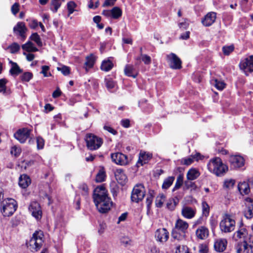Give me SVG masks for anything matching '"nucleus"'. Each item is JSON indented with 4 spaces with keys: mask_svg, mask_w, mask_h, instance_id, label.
Returning a JSON list of instances; mask_svg holds the SVG:
<instances>
[{
    "mask_svg": "<svg viewBox=\"0 0 253 253\" xmlns=\"http://www.w3.org/2000/svg\"><path fill=\"white\" fill-rule=\"evenodd\" d=\"M241 69L245 72H252L253 71V55L249 56L242 60L239 64Z\"/></svg>",
    "mask_w": 253,
    "mask_h": 253,
    "instance_id": "12",
    "label": "nucleus"
},
{
    "mask_svg": "<svg viewBox=\"0 0 253 253\" xmlns=\"http://www.w3.org/2000/svg\"><path fill=\"white\" fill-rule=\"evenodd\" d=\"M229 161L230 164V167L234 169H236L243 167L245 164V160L241 156L232 155L230 157Z\"/></svg>",
    "mask_w": 253,
    "mask_h": 253,
    "instance_id": "13",
    "label": "nucleus"
},
{
    "mask_svg": "<svg viewBox=\"0 0 253 253\" xmlns=\"http://www.w3.org/2000/svg\"><path fill=\"white\" fill-rule=\"evenodd\" d=\"M111 157L112 161L117 165H126L128 163L127 156L122 153L112 154Z\"/></svg>",
    "mask_w": 253,
    "mask_h": 253,
    "instance_id": "14",
    "label": "nucleus"
},
{
    "mask_svg": "<svg viewBox=\"0 0 253 253\" xmlns=\"http://www.w3.org/2000/svg\"><path fill=\"white\" fill-rule=\"evenodd\" d=\"M103 128L105 130L108 131V132L114 135H116L117 134V131L114 128L111 127L110 126L105 125Z\"/></svg>",
    "mask_w": 253,
    "mask_h": 253,
    "instance_id": "63",
    "label": "nucleus"
},
{
    "mask_svg": "<svg viewBox=\"0 0 253 253\" xmlns=\"http://www.w3.org/2000/svg\"><path fill=\"white\" fill-rule=\"evenodd\" d=\"M141 58L144 63L146 65H149L151 62V57L146 55V54H141Z\"/></svg>",
    "mask_w": 253,
    "mask_h": 253,
    "instance_id": "55",
    "label": "nucleus"
},
{
    "mask_svg": "<svg viewBox=\"0 0 253 253\" xmlns=\"http://www.w3.org/2000/svg\"><path fill=\"white\" fill-rule=\"evenodd\" d=\"M113 67V64L110 60H104L101 65V69L102 71L108 72L111 70Z\"/></svg>",
    "mask_w": 253,
    "mask_h": 253,
    "instance_id": "31",
    "label": "nucleus"
},
{
    "mask_svg": "<svg viewBox=\"0 0 253 253\" xmlns=\"http://www.w3.org/2000/svg\"><path fill=\"white\" fill-rule=\"evenodd\" d=\"M20 45L17 42H13L8 47V49L13 54L17 53L20 50Z\"/></svg>",
    "mask_w": 253,
    "mask_h": 253,
    "instance_id": "40",
    "label": "nucleus"
},
{
    "mask_svg": "<svg viewBox=\"0 0 253 253\" xmlns=\"http://www.w3.org/2000/svg\"><path fill=\"white\" fill-rule=\"evenodd\" d=\"M115 176L118 183L122 185H125L127 181V177L122 169H117L115 172Z\"/></svg>",
    "mask_w": 253,
    "mask_h": 253,
    "instance_id": "19",
    "label": "nucleus"
},
{
    "mask_svg": "<svg viewBox=\"0 0 253 253\" xmlns=\"http://www.w3.org/2000/svg\"><path fill=\"white\" fill-rule=\"evenodd\" d=\"M200 175V172L195 169H191L187 173L186 177L188 180H193L197 179Z\"/></svg>",
    "mask_w": 253,
    "mask_h": 253,
    "instance_id": "29",
    "label": "nucleus"
},
{
    "mask_svg": "<svg viewBox=\"0 0 253 253\" xmlns=\"http://www.w3.org/2000/svg\"><path fill=\"white\" fill-rule=\"evenodd\" d=\"M33 45V43L31 42L28 41L26 43L22 45V48L24 50L28 52H31V49H32Z\"/></svg>",
    "mask_w": 253,
    "mask_h": 253,
    "instance_id": "56",
    "label": "nucleus"
},
{
    "mask_svg": "<svg viewBox=\"0 0 253 253\" xmlns=\"http://www.w3.org/2000/svg\"><path fill=\"white\" fill-rule=\"evenodd\" d=\"M174 180V176H169L165 179L162 185V188L163 189H168L172 185Z\"/></svg>",
    "mask_w": 253,
    "mask_h": 253,
    "instance_id": "35",
    "label": "nucleus"
},
{
    "mask_svg": "<svg viewBox=\"0 0 253 253\" xmlns=\"http://www.w3.org/2000/svg\"><path fill=\"white\" fill-rule=\"evenodd\" d=\"M85 141L87 148L90 150H95L100 147L103 143L102 139L92 133L85 135Z\"/></svg>",
    "mask_w": 253,
    "mask_h": 253,
    "instance_id": "6",
    "label": "nucleus"
},
{
    "mask_svg": "<svg viewBox=\"0 0 253 253\" xmlns=\"http://www.w3.org/2000/svg\"><path fill=\"white\" fill-rule=\"evenodd\" d=\"M169 237V233L165 228L157 229L155 232V237L161 242H166Z\"/></svg>",
    "mask_w": 253,
    "mask_h": 253,
    "instance_id": "17",
    "label": "nucleus"
},
{
    "mask_svg": "<svg viewBox=\"0 0 253 253\" xmlns=\"http://www.w3.org/2000/svg\"><path fill=\"white\" fill-rule=\"evenodd\" d=\"M37 145L38 149H43L44 145V141L42 137L38 136L37 138Z\"/></svg>",
    "mask_w": 253,
    "mask_h": 253,
    "instance_id": "54",
    "label": "nucleus"
},
{
    "mask_svg": "<svg viewBox=\"0 0 253 253\" xmlns=\"http://www.w3.org/2000/svg\"><path fill=\"white\" fill-rule=\"evenodd\" d=\"M166 59L171 69H180L181 68V60L175 54L170 53L168 54L166 56Z\"/></svg>",
    "mask_w": 253,
    "mask_h": 253,
    "instance_id": "10",
    "label": "nucleus"
},
{
    "mask_svg": "<svg viewBox=\"0 0 253 253\" xmlns=\"http://www.w3.org/2000/svg\"><path fill=\"white\" fill-rule=\"evenodd\" d=\"M152 157V155L151 154L140 152L139 159L136 164L137 166L138 167L142 166L144 164H146Z\"/></svg>",
    "mask_w": 253,
    "mask_h": 253,
    "instance_id": "21",
    "label": "nucleus"
},
{
    "mask_svg": "<svg viewBox=\"0 0 253 253\" xmlns=\"http://www.w3.org/2000/svg\"><path fill=\"white\" fill-rule=\"evenodd\" d=\"M31 131L27 127L20 128L14 133V136L20 143H23L29 137Z\"/></svg>",
    "mask_w": 253,
    "mask_h": 253,
    "instance_id": "11",
    "label": "nucleus"
},
{
    "mask_svg": "<svg viewBox=\"0 0 253 253\" xmlns=\"http://www.w3.org/2000/svg\"><path fill=\"white\" fill-rule=\"evenodd\" d=\"M247 201H249V203L246 204L245 208L243 211V214L247 219H251L253 217V204L251 202L250 198H248Z\"/></svg>",
    "mask_w": 253,
    "mask_h": 253,
    "instance_id": "18",
    "label": "nucleus"
},
{
    "mask_svg": "<svg viewBox=\"0 0 253 253\" xmlns=\"http://www.w3.org/2000/svg\"><path fill=\"white\" fill-rule=\"evenodd\" d=\"M196 214V210L188 206H184L181 210V214L187 219H191Z\"/></svg>",
    "mask_w": 253,
    "mask_h": 253,
    "instance_id": "20",
    "label": "nucleus"
},
{
    "mask_svg": "<svg viewBox=\"0 0 253 253\" xmlns=\"http://www.w3.org/2000/svg\"><path fill=\"white\" fill-rule=\"evenodd\" d=\"M19 4L18 3H15L14 4L12 5L11 6V12L14 15H16L19 10Z\"/></svg>",
    "mask_w": 253,
    "mask_h": 253,
    "instance_id": "60",
    "label": "nucleus"
},
{
    "mask_svg": "<svg viewBox=\"0 0 253 253\" xmlns=\"http://www.w3.org/2000/svg\"><path fill=\"white\" fill-rule=\"evenodd\" d=\"M42 237L43 233L42 231H36L29 242V246L31 248L35 249L36 251L39 250L42 245Z\"/></svg>",
    "mask_w": 253,
    "mask_h": 253,
    "instance_id": "8",
    "label": "nucleus"
},
{
    "mask_svg": "<svg viewBox=\"0 0 253 253\" xmlns=\"http://www.w3.org/2000/svg\"><path fill=\"white\" fill-rule=\"evenodd\" d=\"M11 64V68L9 71L10 74L12 76H17L22 72V70L20 68L18 64L12 61H10Z\"/></svg>",
    "mask_w": 253,
    "mask_h": 253,
    "instance_id": "28",
    "label": "nucleus"
},
{
    "mask_svg": "<svg viewBox=\"0 0 253 253\" xmlns=\"http://www.w3.org/2000/svg\"><path fill=\"white\" fill-rule=\"evenodd\" d=\"M247 235V231L246 229L244 227H241L234 233L233 239L235 241H238L239 239H244Z\"/></svg>",
    "mask_w": 253,
    "mask_h": 253,
    "instance_id": "24",
    "label": "nucleus"
},
{
    "mask_svg": "<svg viewBox=\"0 0 253 253\" xmlns=\"http://www.w3.org/2000/svg\"><path fill=\"white\" fill-rule=\"evenodd\" d=\"M29 210L31 212L32 215L37 219H39L41 218L42 212L40 205L38 202H31L29 207Z\"/></svg>",
    "mask_w": 253,
    "mask_h": 253,
    "instance_id": "15",
    "label": "nucleus"
},
{
    "mask_svg": "<svg viewBox=\"0 0 253 253\" xmlns=\"http://www.w3.org/2000/svg\"><path fill=\"white\" fill-rule=\"evenodd\" d=\"M202 207L203 214L206 216H208L210 212V206L206 202L203 201L202 203Z\"/></svg>",
    "mask_w": 253,
    "mask_h": 253,
    "instance_id": "44",
    "label": "nucleus"
},
{
    "mask_svg": "<svg viewBox=\"0 0 253 253\" xmlns=\"http://www.w3.org/2000/svg\"><path fill=\"white\" fill-rule=\"evenodd\" d=\"M234 47L233 45L224 46L222 47V51L224 55H228L234 50Z\"/></svg>",
    "mask_w": 253,
    "mask_h": 253,
    "instance_id": "49",
    "label": "nucleus"
},
{
    "mask_svg": "<svg viewBox=\"0 0 253 253\" xmlns=\"http://www.w3.org/2000/svg\"><path fill=\"white\" fill-rule=\"evenodd\" d=\"M31 183V179L29 176L26 174L20 176L19 179V185L22 188H27Z\"/></svg>",
    "mask_w": 253,
    "mask_h": 253,
    "instance_id": "26",
    "label": "nucleus"
},
{
    "mask_svg": "<svg viewBox=\"0 0 253 253\" xmlns=\"http://www.w3.org/2000/svg\"><path fill=\"white\" fill-rule=\"evenodd\" d=\"M196 234L199 239H205L209 236V230L205 226H201L197 229Z\"/></svg>",
    "mask_w": 253,
    "mask_h": 253,
    "instance_id": "23",
    "label": "nucleus"
},
{
    "mask_svg": "<svg viewBox=\"0 0 253 253\" xmlns=\"http://www.w3.org/2000/svg\"><path fill=\"white\" fill-rule=\"evenodd\" d=\"M235 184V180L234 179H226L223 184V188L226 189H232Z\"/></svg>",
    "mask_w": 253,
    "mask_h": 253,
    "instance_id": "39",
    "label": "nucleus"
},
{
    "mask_svg": "<svg viewBox=\"0 0 253 253\" xmlns=\"http://www.w3.org/2000/svg\"><path fill=\"white\" fill-rule=\"evenodd\" d=\"M77 4L73 1H70L67 3V9L68 10V16L72 14L75 11Z\"/></svg>",
    "mask_w": 253,
    "mask_h": 253,
    "instance_id": "45",
    "label": "nucleus"
},
{
    "mask_svg": "<svg viewBox=\"0 0 253 253\" xmlns=\"http://www.w3.org/2000/svg\"><path fill=\"white\" fill-rule=\"evenodd\" d=\"M57 69L58 71H61L64 76H67L70 73V68L66 66L57 67Z\"/></svg>",
    "mask_w": 253,
    "mask_h": 253,
    "instance_id": "48",
    "label": "nucleus"
},
{
    "mask_svg": "<svg viewBox=\"0 0 253 253\" xmlns=\"http://www.w3.org/2000/svg\"><path fill=\"white\" fill-rule=\"evenodd\" d=\"M33 78V74L29 72L24 73L21 76L20 78L22 82H28Z\"/></svg>",
    "mask_w": 253,
    "mask_h": 253,
    "instance_id": "41",
    "label": "nucleus"
},
{
    "mask_svg": "<svg viewBox=\"0 0 253 253\" xmlns=\"http://www.w3.org/2000/svg\"><path fill=\"white\" fill-rule=\"evenodd\" d=\"M210 223L211 229L213 230L216 227L217 224V222L213 217H211L210 219Z\"/></svg>",
    "mask_w": 253,
    "mask_h": 253,
    "instance_id": "64",
    "label": "nucleus"
},
{
    "mask_svg": "<svg viewBox=\"0 0 253 253\" xmlns=\"http://www.w3.org/2000/svg\"><path fill=\"white\" fill-rule=\"evenodd\" d=\"M227 246V241L225 239L216 241L214 244V247L217 252H222L224 251Z\"/></svg>",
    "mask_w": 253,
    "mask_h": 253,
    "instance_id": "25",
    "label": "nucleus"
},
{
    "mask_svg": "<svg viewBox=\"0 0 253 253\" xmlns=\"http://www.w3.org/2000/svg\"><path fill=\"white\" fill-rule=\"evenodd\" d=\"M238 188L240 193L242 195L248 194L250 191L249 186L246 182L240 183L238 184Z\"/></svg>",
    "mask_w": 253,
    "mask_h": 253,
    "instance_id": "30",
    "label": "nucleus"
},
{
    "mask_svg": "<svg viewBox=\"0 0 253 253\" xmlns=\"http://www.w3.org/2000/svg\"><path fill=\"white\" fill-rule=\"evenodd\" d=\"M80 189L82 190V194L86 196L88 194V188L86 184H83L80 186Z\"/></svg>",
    "mask_w": 253,
    "mask_h": 253,
    "instance_id": "59",
    "label": "nucleus"
},
{
    "mask_svg": "<svg viewBox=\"0 0 253 253\" xmlns=\"http://www.w3.org/2000/svg\"><path fill=\"white\" fill-rule=\"evenodd\" d=\"M174 199H170L167 203V208L170 211H173L174 208V204H173Z\"/></svg>",
    "mask_w": 253,
    "mask_h": 253,
    "instance_id": "61",
    "label": "nucleus"
},
{
    "mask_svg": "<svg viewBox=\"0 0 253 253\" xmlns=\"http://www.w3.org/2000/svg\"><path fill=\"white\" fill-rule=\"evenodd\" d=\"M214 85L217 89L222 90L225 86V83L222 81H219L216 79L214 81Z\"/></svg>",
    "mask_w": 253,
    "mask_h": 253,
    "instance_id": "50",
    "label": "nucleus"
},
{
    "mask_svg": "<svg viewBox=\"0 0 253 253\" xmlns=\"http://www.w3.org/2000/svg\"><path fill=\"white\" fill-rule=\"evenodd\" d=\"M192 180H188L185 181L184 183V189H188L191 188L192 189H195L196 185L194 182H192Z\"/></svg>",
    "mask_w": 253,
    "mask_h": 253,
    "instance_id": "43",
    "label": "nucleus"
},
{
    "mask_svg": "<svg viewBox=\"0 0 253 253\" xmlns=\"http://www.w3.org/2000/svg\"><path fill=\"white\" fill-rule=\"evenodd\" d=\"M116 0H105L102 5L103 7L111 6L115 4Z\"/></svg>",
    "mask_w": 253,
    "mask_h": 253,
    "instance_id": "62",
    "label": "nucleus"
},
{
    "mask_svg": "<svg viewBox=\"0 0 253 253\" xmlns=\"http://www.w3.org/2000/svg\"><path fill=\"white\" fill-rule=\"evenodd\" d=\"M99 5V0H90L88 4V7L89 8L95 9Z\"/></svg>",
    "mask_w": 253,
    "mask_h": 253,
    "instance_id": "57",
    "label": "nucleus"
},
{
    "mask_svg": "<svg viewBox=\"0 0 253 253\" xmlns=\"http://www.w3.org/2000/svg\"><path fill=\"white\" fill-rule=\"evenodd\" d=\"M63 1V0H51L50 9L53 12H56Z\"/></svg>",
    "mask_w": 253,
    "mask_h": 253,
    "instance_id": "33",
    "label": "nucleus"
},
{
    "mask_svg": "<svg viewBox=\"0 0 253 253\" xmlns=\"http://www.w3.org/2000/svg\"><path fill=\"white\" fill-rule=\"evenodd\" d=\"M176 253H189L188 248L186 246H179L177 247Z\"/></svg>",
    "mask_w": 253,
    "mask_h": 253,
    "instance_id": "52",
    "label": "nucleus"
},
{
    "mask_svg": "<svg viewBox=\"0 0 253 253\" xmlns=\"http://www.w3.org/2000/svg\"><path fill=\"white\" fill-rule=\"evenodd\" d=\"M28 31L25 23L23 22H19L13 28V33L19 39L24 41L26 37V32Z\"/></svg>",
    "mask_w": 253,
    "mask_h": 253,
    "instance_id": "9",
    "label": "nucleus"
},
{
    "mask_svg": "<svg viewBox=\"0 0 253 253\" xmlns=\"http://www.w3.org/2000/svg\"><path fill=\"white\" fill-rule=\"evenodd\" d=\"M105 172L103 170H100L96 176V181L97 182H101L105 180Z\"/></svg>",
    "mask_w": 253,
    "mask_h": 253,
    "instance_id": "42",
    "label": "nucleus"
},
{
    "mask_svg": "<svg viewBox=\"0 0 253 253\" xmlns=\"http://www.w3.org/2000/svg\"><path fill=\"white\" fill-rule=\"evenodd\" d=\"M166 197L163 194H160L156 198L155 204L157 207L161 208L165 201Z\"/></svg>",
    "mask_w": 253,
    "mask_h": 253,
    "instance_id": "36",
    "label": "nucleus"
},
{
    "mask_svg": "<svg viewBox=\"0 0 253 253\" xmlns=\"http://www.w3.org/2000/svg\"><path fill=\"white\" fill-rule=\"evenodd\" d=\"M30 40L34 41L39 46H42V45L40 36L37 33H34L32 34L30 38Z\"/></svg>",
    "mask_w": 253,
    "mask_h": 253,
    "instance_id": "38",
    "label": "nucleus"
},
{
    "mask_svg": "<svg viewBox=\"0 0 253 253\" xmlns=\"http://www.w3.org/2000/svg\"><path fill=\"white\" fill-rule=\"evenodd\" d=\"M208 169L217 176L223 175L228 170V167L224 165L219 157L211 159L208 164Z\"/></svg>",
    "mask_w": 253,
    "mask_h": 253,
    "instance_id": "2",
    "label": "nucleus"
},
{
    "mask_svg": "<svg viewBox=\"0 0 253 253\" xmlns=\"http://www.w3.org/2000/svg\"><path fill=\"white\" fill-rule=\"evenodd\" d=\"M106 86L108 89L111 90L116 86V83L111 79H105Z\"/></svg>",
    "mask_w": 253,
    "mask_h": 253,
    "instance_id": "47",
    "label": "nucleus"
},
{
    "mask_svg": "<svg viewBox=\"0 0 253 253\" xmlns=\"http://www.w3.org/2000/svg\"><path fill=\"white\" fill-rule=\"evenodd\" d=\"M122 15V10L119 7H114L111 9V17L114 19H118Z\"/></svg>",
    "mask_w": 253,
    "mask_h": 253,
    "instance_id": "34",
    "label": "nucleus"
},
{
    "mask_svg": "<svg viewBox=\"0 0 253 253\" xmlns=\"http://www.w3.org/2000/svg\"><path fill=\"white\" fill-rule=\"evenodd\" d=\"M49 69V66L46 65L42 66V71L40 73L43 74L45 77H50L51 76V74L50 73L48 72Z\"/></svg>",
    "mask_w": 253,
    "mask_h": 253,
    "instance_id": "51",
    "label": "nucleus"
},
{
    "mask_svg": "<svg viewBox=\"0 0 253 253\" xmlns=\"http://www.w3.org/2000/svg\"><path fill=\"white\" fill-rule=\"evenodd\" d=\"M153 193L154 191H151L149 192V194L147 197L146 203L147 205V208L149 209L150 208L151 205L153 202Z\"/></svg>",
    "mask_w": 253,
    "mask_h": 253,
    "instance_id": "46",
    "label": "nucleus"
},
{
    "mask_svg": "<svg viewBox=\"0 0 253 253\" xmlns=\"http://www.w3.org/2000/svg\"><path fill=\"white\" fill-rule=\"evenodd\" d=\"M188 227L189 224L186 221L178 218L176 220L174 228L172 231V237L177 240H182L185 237V233L187 232Z\"/></svg>",
    "mask_w": 253,
    "mask_h": 253,
    "instance_id": "3",
    "label": "nucleus"
},
{
    "mask_svg": "<svg viewBox=\"0 0 253 253\" xmlns=\"http://www.w3.org/2000/svg\"><path fill=\"white\" fill-rule=\"evenodd\" d=\"M243 253H253V250L248 245V243L246 241H244L243 243Z\"/></svg>",
    "mask_w": 253,
    "mask_h": 253,
    "instance_id": "53",
    "label": "nucleus"
},
{
    "mask_svg": "<svg viewBox=\"0 0 253 253\" xmlns=\"http://www.w3.org/2000/svg\"><path fill=\"white\" fill-rule=\"evenodd\" d=\"M17 208L16 202L13 199H5L0 203V212L4 217L11 216Z\"/></svg>",
    "mask_w": 253,
    "mask_h": 253,
    "instance_id": "4",
    "label": "nucleus"
},
{
    "mask_svg": "<svg viewBox=\"0 0 253 253\" xmlns=\"http://www.w3.org/2000/svg\"><path fill=\"white\" fill-rule=\"evenodd\" d=\"M216 18V13L214 12H208L202 19V23L204 26L209 27L215 22Z\"/></svg>",
    "mask_w": 253,
    "mask_h": 253,
    "instance_id": "16",
    "label": "nucleus"
},
{
    "mask_svg": "<svg viewBox=\"0 0 253 253\" xmlns=\"http://www.w3.org/2000/svg\"><path fill=\"white\" fill-rule=\"evenodd\" d=\"M145 195V190L142 184H137L134 186L131 194V200L132 202L138 203L142 201Z\"/></svg>",
    "mask_w": 253,
    "mask_h": 253,
    "instance_id": "7",
    "label": "nucleus"
},
{
    "mask_svg": "<svg viewBox=\"0 0 253 253\" xmlns=\"http://www.w3.org/2000/svg\"><path fill=\"white\" fill-rule=\"evenodd\" d=\"M7 82L8 81L6 79H0V92L4 95H9L11 93L10 90L8 89L6 86Z\"/></svg>",
    "mask_w": 253,
    "mask_h": 253,
    "instance_id": "27",
    "label": "nucleus"
},
{
    "mask_svg": "<svg viewBox=\"0 0 253 253\" xmlns=\"http://www.w3.org/2000/svg\"><path fill=\"white\" fill-rule=\"evenodd\" d=\"M93 199L95 205L100 212L106 213L110 210L112 202L108 197L107 191L103 185L98 186L95 188Z\"/></svg>",
    "mask_w": 253,
    "mask_h": 253,
    "instance_id": "1",
    "label": "nucleus"
},
{
    "mask_svg": "<svg viewBox=\"0 0 253 253\" xmlns=\"http://www.w3.org/2000/svg\"><path fill=\"white\" fill-rule=\"evenodd\" d=\"M183 183V175L180 174L177 177L176 181L175 186L173 189V191H175L179 189Z\"/></svg>",
    "mask_w": 253,
    "mask_h": 253,
    "instance_id": "37",
    "label": "nucleus"
},
{
    "mask_svg": "<svg viewBox=\"0 0 253 253\" xmlns=\"http://www.w3.org/2000/svg\"><path fill=\"white\" fill-rule=\"evenodd\" d=\"M95 62L94 57L92 55H90L89 56L86 57V61L84 63V66L86 71L88 69L92 68Z\"/></svg>",
    "mask_w": 253,
    "mask_h": 253,
    "instance_id": "32",
    "label": "nucleus"
},
{
    "mask_svg": "<svg viewBox=\"0 0 253 253\" xmlns=\"http://www.w3.org/2000/svg\"><path fill=\"white\" fill-rule=\"evenodd\" d=\"M21 149L15 146L12 147L11 149V154L14 155L15 157L18 156L21 153Z\"/></svg>",
    "mask_w": 253,
    "mask_h": 253,
    "instance_id": "58",
    "label": "nucleus"
},
{
    "mask_svg": "<svg viewBox=\"0 0 253 253\" xmlns=\"http://www.w3.org/2000/svg\"><path fill=\"white\" fill-rule=\"evenodd\" d=\"M124 73L126 76L131 77L133 78H135L138 75L137 71L134 66L130 64H127L125 66Z\"/></svg>",
    "mask_w": 253,
    "mask_h": 253,
    "instance_id": "22",
    "label": "nucleus"
},
{
    "mask_svg": "<svg viewBox=\"0 0 253 253\" xmlns=\"http://www.w3.org/2000/svg\"><path fill=\"white\" fill-rule=\"evenodd\" d=\"M236 222L230 214L225 213L219 223L220 230L222 233H230L234 230Z\"/></svg>",
    "mask_w": 253,
    "mask_h": 253,
    "instance_id": "5",
    "label": "nucleus"
}]
</instances>
